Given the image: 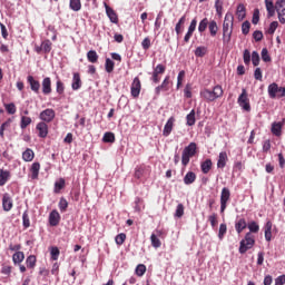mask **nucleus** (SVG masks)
<instances>
[{
	"label": "nucleus",
	"instance_id": "28",
	"mask_svg": "<svg viewBox=\"0 0 285 285\" xmlns=\"http://www.w3.org/2000/svg\"><path fill=\"white\" fill-rule=\"evenodd\" d=\"M63 188H66V179L59 178V179L55 183L53 193H55L56 195H59V193H61V190H63Z\"/></svg>",
	"mask_w": 285,
	"mask_h": 285
},
{
	"label": "nucleus",
	"instance_id": "25",
	"mask_svg": "<svg viewBox=\"0 0 285 285\" xmlns=\"http://www.w3.org/2000/svg\"><path fill=\"white\" fill-rule=\"evenodd\" d=\"M236 16L238 21H244V19H246V7L243 3L237 6Z\"/></svg>",
	"mask_w": 285,
	"mask_h": 285
},
{
	"label": "nucleus",
	"instance_id": "60",
	"mask_svg": "<svg viewBox=\"0 0 285 285\" xmlns=\"http://www.w3.org/2000/svg\"><path fill=\"white\" fill-rule=\"evenodd\" d=\"M242 32H243V35H248V32H250V22L248 20L243 22Z\"/></svg>",
	"mask_w": 285,
	"mask_h": 285
},
{
	"label": "nucleus",
	"instance_id": "33",
	"mask_svg": "<svg viewBox=\"0 0 285 285\" xmlns=\"http://www.w3.org/2000/svg\"><path fill=\"white\" fill-rule=\"evenodd\" d=\"M87 59L89 63H97V61H99V55L97 53L96 50H89L87 52Z\"/></svg>",
	"mask_w": 285,
	"mask_h": 285
},
{
	"label": "nucleus",
	"instance_id": "54",
	"mask_svg": "<svg viewBox=\"0 0 285 285\" xmlns=\"http://www.w3.org/2000/svg\"><path fill=\"white\" fill-rule=\"evenodd\" d=\"M42 50L43 52H46V55H48V52H50V50H52V42L50 40H45L42 43Z\"/></svg>",
	"mask_w": 285,
	"mask_h": 285
},
{
	"label": "nucleus",
	"instance_id": "2",
	"mask_svg": "<svg viewBox=\"0 0 285 285\" xmlns=\"http://www.w3.org/2000/svg\"><path fill=\"white\" fill-rule=\"evenodd\" d=\"M235 26V16L232 12H227L223 22V43L228 46L230 39H233V28Z\"/></svg>",
	"mask_w": 285,
	"mask_h": 285
},
{
	"label": "nucleus",
	"instance_id": "51",
	"mask_svg": "<svg viewBox=\"0 0 285 285\" xmlns=\"http://www.w3.org/2000/svg\"><path fill=\"white\" fill-rule=\"evenodd\" d=\"M22 226L24 228H30V215H28V210L22 214Z\"/></svg>",
	"mask_w": 285,
	"mask_h": 285
},
{
	"label": "nucleus",
	"instance_id": "7",
	"mask_svg": "<svg viewBox=\"0 0 285 285\" xmlns=\"http://www.w3.org/2000/svg\"><path fill=\"white\" fill-rule=\"evenodd\" d=\"M228 202H230V189L224 187L220 193V213H225L228 208Z\"/></svg>",
	"mask_w": 285,
	"mask_h": 285
},
{
	"label": "nucleus",
	"instance_id": "4",
	"mask_svg": "<svg viewBox=\"0 0 285 285\" xmlns=\"http://www.w3.org/2000/svg\"><path fill=\"white\" fill-rule=\"evenodd\" d=\"M197 155V142H190L187 147L184 148L181 154V164L187 166L190 164V158Z\"/></svg>",
	"mask_w": 285,
	"mask_h": 285
},
{
	"label": "nucleus",
	"instance_id": "58",
	"mask_svg": "<svg viewBox=\"0 0 285 285\" xmlns=\"http://www.w3.org/2000/svg\"><path fill=\"white\" fill-rule=\"evenodd\" d=\"M243 60L245 66H250V51L248 49L244 50Z\"/></svg>",
	"mask_w": 285,
	"mask_h": 285
},
{
	"label": "nucleus",
	"instance_id": "36",
	"mask_svg": "<svg viewBox=\"0 0 285 285\" xmlns=\"http://www.w3.org/2000/svg\"><path fill=\"white\" fill-rule=\"evenodd\" d=\"M24 259H26V254H23V252H16L12 255L13 264H21V262H23Z\"/></svg>",
	"mask_w": 285,
	"mask_h": 285
},
{
	"label": "nucleus",
	"instance_id": "12",
	"mask_svg": "<svg viewBox=\"0 0 285 285\" xmlns=\"http://www.w3.org/2000/svg\"><path fill=\"white\" fill-rule=\"evenodd\" d=\"M14 203L12 202V197L10 194L6 193L2 196V208L4 213H10V209L13 208Z\"/></svg>",
	"mask_w": 285,
	"mask_h": 285
},
{
	"label": "nucleus",
	"instance_id": "43",
	"mask_svg": "<svg viewBox=\"0 0 285 285\" xmlns=\"http://www.w3.org/2000/svg\"><path fill=\"white\" fill-rule=\"evenodd\" d=\"M187 126H195L197 119L195 118V109H193L187 116H186Z\"/></svg>",
	"mask_w": 285,
	"mask_h": 285
},
{
	"label": "nucleus",
	"instance_id": "20",
	"mask_svg": "<svg viewBox=\"0 0 285 285\" xmlns=\"http://www.w3.org/2000/svg\"><path fill=\"white\" fill-rule=\"evenodd\" d=\"M246 228H248V223H246V218H239L238 220H236L235 230L238 235H242V233H244Z\"/></svg>",
	"mask_w": 285,
	"mask_h": 285
},
{
	"label": "nucleus",
	"instance_id": "57",
	"mask_svg": "<svg viewBox=\"0 0 285 285\" xmlns=\"http://www.w3.org/2000/svg\"><path fill=\"white\" fill-rule=\"evenodd\" d=\"M208 52L206 47H197L195 50V57H204Z\"/></svg>",
	"mask_w": 285,
	"mask_h": 285
},
{
	"label": "nucleus",
	"instance_id": "49",
	"mask_svg": "<svg viewBox=\"0 0 285 285\" xmlns=\"http://www.w3.org/2000/svg\"><path fill=\"white\" fill-rule=\"evenodd\" d=\"M164 92H168L170 90V76H167L160 85Z\"/></svg>",
	"mask_w": 285,
	"mask_h": 285
},
{
	"label": "nucleus",
	"instance_id": "13",
	"mask_svg": "<svg viewBox=\"0 0 285 285\" xmlns=\"http://www.w3.org/2000/svg\"><path fill=\"white\" fill-rule=\"evenodd\" d=\"M104 6H105L106 14L111 21V23H119V17L117 16V12L114 11V9L110 8V6H108V3L106 2L104 3Z\"/></svg>",
	"mask_w": 285,
	"mask_h": 285
},
{
	"label": "nucleus",
	"instance_id": "59",
	"mask_svg": "<svg viewBox=\"0 0 285 285\" xmlns=\"http://www.w3.org/2000/svg\"><path fill=\"white\" fill-rule=\"evenodd\" d=\"M115 242H116L117 246H121L124 244V242H126V234H124V233L118 234L115 238Z\"/></svg>",
	"mask_w": 285,
	"mask_h": 285
},
{
	"label": "nucleus",
	"instance_id": "22",
	"mask_svg": "<svg viewBox=\"0 0 285 285\" xmlns=\"http://www.w3.org/2000/svg\"><path fill=\"white\" fill-rule=\"evenodd\" d=\"M265 239L271 242L273 239V222L267 220L264 226Z\"/></svg>",
	"mask_w": 285,
	"mask_h": 285
},
{
	"label": "nucleus",
	"instance_id": "31",
	"mask_svg": "<svg viewBox=\"0 0 285 285\" xmlns=\"http://www.w3.org/2000/svg\"><path fill=\"white\" fill-rule=\"evenodd\" d=\"M22 159L23 161H32L35 159V150H32L31 148H27L22 153Z\"/></svg>",
	"mask_w": 285,
	"mask_h": 285
},
{
	"label": "nucleus",
	"instance_id": "32",
	"mask_svg": "<svg viewBox=\"0 0 285 285\" xmlns=\"http://www.w3.org/2000/svg\"><path fill=\"white\" fill-rule=\"evenodd\" d=\"M10 179V171L0 169V186H6Z\"/></svg>",
	"mask_w": 285,
	"mask_h": 285
},
{
	"label": "nucleus",
	"instance_id": "16",
	"mask_svg": "<svg viewBox=\"0 0 285 285\" xmlns=\"http://www.w3.org/2000/svg\"><path fill=\"white\" fill-rule=\"evenodd\" d=\"M173 128H175V117L171 116L167 120V122H166V125H165V127L163 129V136L164 137H169L170 132H173Z\"/></svg>",
	"mask_w": 285,
	"mask_h": 285
},
{
	"label": "nucleus",
	"instance_id": "6",
	"mask_svg": "<svg viewBox=\"0 0 285 285\" xmlns=\"http://www.w3.org/2000/svg\"><path fill=\"white\" fill-rule=\"evenodd\" d=\"M238 106L245 112H250V99L248 98V91L245 88L242 89V94L238 96L237 99Z\"/></svg>",
	"mask_w": 285,
	"mask_h": 285
},
{
	"label": "nucleus",
	"instance_id": "46",
	"mask_svg": "<svg viewBox=\"0 0 285 285\" xmlns=\"http://www.w3.org/2000/svg\"><path fill=\"white\" fill-rule=\"evenodd\" d=\"M209 23L208 18H204L198 24V32H206V28H208Z\"/></svg>",
	"mask_w": 285,
	"mask_h": 285
},
{
	"label": "nucleus",
	"instance_id": "3",
	"mask_svg": "<svg viewBox=\"0 0 285 285\" xmlns=\"http://www.w3.org/2000/svg\"><path fill=\"white\" fill-rule=\"evenodd\" d=\"M200 97L208 104L213 101H217V99H222L224 97V88L220 85H216L213 90L203 89L200 90Z\"/></svg>",
	"mask_w": 285,
	"mask_h": 285
},
{
	"label": "nucleus",
	"instance_id": "62",
	"mask_svg": "<svg viewBox=\"0 0 285 285\" xmlns=\"http://www.w3.org/2000/svg\"><path fill=\"white\" fill-rule=\"evenodd\" d=\"M253 66H259V53L257 51L252 52Z\"/></svg>",
	"mask_w": 285,
	"mask_h": 285
},
{
	"label": "nucleus",
	"instance_id": "61",
	"mask_svg": "<svg viewBox=\"0 0 285 285\" xmlns=\"http://www.w3.org/2000/svg\"><path fill=\"white\" fill-rule=\"evenodd\" d=\"M252 23L257 26L259 23V9H255L253 12Z\"/></svg>",
	"mask_w": 285,
	"mask_h": 285
},
{
	"label": "nucleus",
	"instance_id": "30",
	"mask_svg": "<svg viewBox=\"0 0 285 285\" xmlns=\"http://www.w3.org/2000/svg\"><path fill=\"white\" fill-rule=\"evenodd\" d=\"M208 30H209L210 37H217V32H219V27L217 26V21L215 20L209 21Z\"/></svg>",
	"mask_w": 285,
	"mask_h": 285
},
{
	"label": "nucleus",
	"instance_id": "47",
	"mask_svg": "<svg viewBox=\"0 0 285 285\" xmlns=\"http://www.w3.org/2000/svg\"><path fill=\"white\" fill-rule=\"evenodd\" d=\"M215 8L218 17H222L224 14V1L215 0Z\"/></svg>",
	"mask_w": 285,
	"mask_h": 285
},
{
	"label": "nucleus",
	"instance_id": "5",
	"mask_svg": "<svg viewBox=\"0 0 285 285\" xmlns=\"http://www.w3.org/2000/svg\"><path fill=\"white\" fill-rule=\"evenodd\" d=\"M269 99H282L285 97V87H279L276 82L271 83L267 87Z\"/></svg>",
	"mask_w": 285,
	"mask_h": 285
},
{
	"label": "nucleus",
	"instance_id": "11",
	"mask_svg": "<svg viewBox=\"0 0 285 285\" xmlns=\"http://www.w3.org/2000/svg\"><path fill=\"white\" fill-rule=\"evenodd\" d=\"M56 117L55 109H45L40 112V119L45 124H50Z\"/></svg>",
	"mask_w": 285,
	"mask_h": 285
},
{
	"label": "nucleus",
	"instance_id": "29",
	"mask_svg": "<svg viewBox=\"0 0 285 285\" xmlns=\"http://www.w3.org/2000/svg\"><path fill=\"white\" fill-rule=\"evenodd\" d=\"M200 168L204 175H208V173H210V169L213 168V160L206 159L200 164Z\"/></svg>",
	"mask_w": 285,
	"mask_h": 285
},
{
	"label": "nucleus",
	"instance_id": "10",
	"mask_svg": "<svg viewBox=\"0 0 285 285\" xmlns=\"http://www.w3.org/2000/svg\"><path fill=\"white\" fill-rule=\"evenodd\" d=\"M147 175H150V167L146 165H140L136 167L134 177L136 179H141V177H147Z\"/></svg>",
	"mask_w": 285,
	"mask_h": 285
},
{
	"label": "nucleus",
	"instance_id": "35",
	"mask_svg": "<svg viewBox=\"0 0 285 285\" xmlns=\"http://www.w3.org/2000/svg\"><path fill=\"white\" fill-rule=\"evenodd\" d=\"M265 6H266V10L268 12V17H274L275 16V10H277V8L273 3V1L265 0Z\"/></svg>",
	"mask_w": 285,
	"mask_h": 285
},
{
	"label": "nucleus",
	"instance_id": "23",
	"mask_svg": "<svg viewBox=\"0 0 285 285\" xmlns=\"http://www.w3.org/2000/svg\"><path fill=\"white\" fill-rule=\"evenodd\" d=\"M228 161V154L226 151H220L217 160V168H226Z\"/></svg>",
	"mask_w": 285,
	"mask_h": 285
},
{
	"label": "nucleus",
	"instance_id": "26",
	"mask_svg": "<svg viewBox=\"0 0 285 285\" xmlns=\"http://www.w3.org/2000/svg\"><path fill=\"white\" fill-rule=\"evenodd\" d=\"M39 170H41V164L33 163L30 167L31 179H39Z\"/></svg>",
	"mask_w": 285,
	"mask_h": 285
},
{
	"label": "nucleus",
	"instance_id": "8",
	"mask_svg": "<svg viewBox=\"0 0 285 285\" xmlns=\"http://www.w3.org/2000/svg\"><path fill=\"white\" fill-rule=\"evenodd\" d=\"M130 92L134 99H137L141 94V80L139 79V77L134 78L130 87Z\"/></svg>",
	"mask_w": 285,
	"mask_h": 285
},
{
	"label": "nucleus",
	"instance_id": "44",
	"mask_svg": "<svg viewBox=\"0 0 285 285\" xmlns=\"http://www.w3.org/2000/svg\"><path fill=\"white\" fill-rule=\"evenodd\" d=\"M56 92L58 95H63V92H66V85H63V81H61V79H58L56 82Z\"/></svg>",
	"mask_w": 285,
	"mask_h": 285
},
{
	"label": "nucleus",
	"instance_id": "41",
	"mask_svg": "<svg viewBox=\"0 0 285 285\" xmlns=\"http://www.w3.org/2000/svg\"><path fill=\"white\" fill-rule=\"evenodd\" d=\"M105 70L110 75L115 70V61H112L110 58H106L105 61Z\"/></svg>",
	"mask_w": 285,
	"mask_h": 285
},
{
	"label": "nucleus",
	"instance_id": "21",
	"mask_svg": "<svg viewBox=\"0 0 285 285\" xmlns=\"http://www.w3.org/2000/svg\"><path fill=\"white\" fill-rule=\"evenodd\" d=\"M52 92V80L46 77L42 80V95H50Z\"/></svg>",
	"mask_w": 285,
	"mask_h": 285
},
{
	"label": "nucleus",
	"instance_id": "63",
	"mask_svg": "<svg viewBox=\"0 0 285 285\" xmlns=\"http://www.w3.org/2000/svg\"><path fill=\"white\" fill-rule=\"evenodd\" d=\"M261 55H262V59H263V61H265V63H268V61H271V56L268 55V49L263 48Z\"/></svg>",
	"mask_w": 285,
	"mask_h": 285
},
{
	"label": "nucleus",
	"instance_id": "1",
	"mask_svg": "<svg viewBox=\"0 0 285 285\" xmlns=\"http://www.w3.org/2000/svg\"><path fill=\"white\" fill-rule=\"evenodd\" d=\"M247 228L249 233L245 234V237L240 240V245L238 248L240 255L246 254L247 250H250V248L255 246V236L253 235V233H259V224L253 220L248 223Z\"/></svg>",
	"mask_w": 285,
	"mask_h": 285
},
{
	"label": "nucleus",
	"instance_id": "53",
	"mask_svg": "<svg viewBox=\"0 0 285 285\" xmlns=\"http://www.w3.org/2000/svg\"><path fill=\"white\" fill-rule=\"evenodd\" d=\"M136 275H137L138 277H144V275H146V265L139 264V265L136 267Z\"/></svg>",
	"mask_w": 285,
	"mask_h": 285
},
{
	"label": "nucleus",
	"instance_id": "55",
	"mask_svg": "<svg viewBox=\"0 0 285 285\" xmlns=\"http://www.w3.org/2000/svg\"><path fill=\"white\" fill-rule=\"evenodd\" d=\"M208 222L210 223L212 228H216L217 224H219V222L217 220V214H212L208 216Z\"/></svg>",
	"mask_w": 285,
	"mask_h": 285
},
{
	"label": "nucleus",
	"instance_id": "38",
	"mask_svg": "<svg viewBox=\"0 0 285 285\" xmlns=\"http://www.w3.org/2000/svg\"><path fill=\"white\" fill-rule=\"evenodd\" d=\"M69 8L73 12H79V10H81V0H70Z\"/></svg>",
	"mask_w": 285,
	"mask_h": 285
},
{
	"label": "nucleus",
	"instance_id": "42",
	"mask_svg": "<svg viewBox=\"0 0 285 285\" xmlns=\"http://www.w3.org/2000/svg\"><path fill=\"white\" fill-rule=\"evenodd\" d=\"M30 124H32V118H30L28 116H21L20 128L22 130H26V127L30 126Z\"/></svg>",
	"mask_w": 285,
	"mask_h": 285
},
{
	"label": "nucleus",
	"instance_id": "64",
	"mask_svg": "<svg viewBox=\"0 0 285 285\" xmlns=\"http://www.w3.org/2000/svg\"><path fill=\"white\" fill-rule=\"evenodd\" d=\"M285 284V275H281L275 279V285H284Z\"/></svg>",
	"mask_w": 285,
	"mask_h": 285
},
{
	"label": "nucleus",
	"instance_id": "37",
	"mask_svg": "<svg viewBox=\"0 0 285 285\" xmlns=\"http://www.w3.org/2000/svg\"><path fill=\"white\" fill-rule=\"evenodd\" d=\"M27 268H30L31 271L35 269V266H37V256L30 255L26 259Z\"/></svg>",
	"mask_w": 285,
	"mask_h": 285
},
{
	"label": "nucleus",
	"instance_id": "45",
	"mask_svg": "<svg viewBox=\"0 0 285 285\" xmlns=\"http://www.w3.org/2000/svg\"><path fill=\"white\" fill-rule=\"evenodd\" d=\"M226 233H228V226L226 225V223H223L219 225L218 238L224 239Z\"/></svg>",
	"mask_w": 285,
	"mask_h": 285
},
{
	"label": "nucleus",
	"instance_id": "17",
	"mask_svg": "<svg viewBox=\"0 0 285 285\" xmlns=\"http://www.w3.org/2000/svg\"><path fill=\"white\" fill-rule=\"evenodd\" d=\"M195 30H197V18H194L188 27V31L184 37L185 43H188V41H190V37H193V32H195Z\"/></svg>",
	"mask_w": 285,
	"mask_h": 285
},
{
	"label": "nucleus",
	"instance_id": "19",
	"mask_svg": "<svg viewBox=\"0 0 285 285\" xmlns=\"http://www.w3.org/2000/svg\"><path fill=\"white\" fill-rule=\"evenodd\" d=\"M83 82L81 81V75L79 72H73L71 88L72 90H80Z\"/></svg>",
	"mask_w": 285,
	"mask_h": 285
},
{
	"label": "nucleus",
	"instance_id": "14",
	"mask_svg": "<svg viewBox=\"0 0 285 285\" xmlns=\"http://www.w3.org/2000/svg\"><path fill=\"white\" fill-rule=\"evenodd\" d=\"M27 82L29 83L32 92L39 95V90L41 89V83L39 82V80L35 79L33 76H28Z\"/></svg>",
	"mask_w": 285,
	"mask_h": 285
},
{
	"label": "nucleus",
	"instance_id": "48",
	"mask_svg": "<svg viewBox=\"0 0 285 285\" xmlns=\"http://www.w3.org/2000/svg\"><path fill=\"white\" fill-rule=\"evenodd\" d=\"M58 207L60 213H66V210H68V200L61 197L59 200Z\"/></svg>",
	"mask_w": 285,
	"mask_h": 285
},
{
	"label": "nucleus",
	"instance_id": "34",
	"mask_svg": "<svg viewBox=\"0 0 285 285\" xmlns=\"http://www.w3.org/2000/svg\"><path fill=\"white\" fill-rule=\"evenodd\" d=\"M184 23H186V16H183L179 21L176 23L175 31L176 35H181L184 32Z\"/></svg>",
	"mask_w": 285,
	"mask_h": 285
},
{
	"label": "nucleus",
	"instance_id": "24",
	"mask_svg": "<svg viewBox=\"0 0 285 285\" xmlns=\"http://www.w3.org/2000/svg\"><path fill=\"white\" fill-rule=\"evenodd\" d=\"M161 235V230L157 229L156 234H151L150 236V242H151V246L154 248H160L161 247V240H159L157 237H160Z\"/></svg>",
	"mask_w": 285,
	"mask_h": 285
},
{
	"label": "nucleus",
	"instance_id": "52",
	"mask_svg": "<svg viewBox=\"0 0 285 285\" xmlns=\"http://www.w3.org/2000/svg\"><path fill=\"white\" fill-rule=\"evenodd\" d=\"M4 108L8 112V115H14L17 112V106L14 105V102L4 105Z\"/></svg>",
	"mask_w": 285,
	"mask_h": 285
},
{
	"label": "nucleus",
	"instance_id": "50",
	"mask_svg": "<svg viewBox=\"0 0 285 285\" xmlns=\"http://www.w3.org/2000/svg\"><path fill=\"white\" fill-rule=\"evenodd\" d=\"M184 204H178L176 207V212H175V217H177L178 219H181V217H184Z\"/></svg>",
	"mask_w": 285,
	"mask_h": 285
},
{
	"label": "nucleus",
	"instance_id": "15",
	"mask_svg": "<svg viewBox=\"0 0 285 285\" xmlns=\"http://www.w3.org/2000/svg\"><path fill=\"white\" fill-rule=\"evenodd\" d=\"M59 222H61V215L57 209H52L49 214V225L59 226Z\"/></svg>",
	"mask_w": 285,
	"mask_h": 285
},
{
	"label": "nucleus",
	"instance_id": "18",
	"mask_svg": "<svg viewBox=\"0 0 285 285\" xmlns=\"http://www.w3.org/2000/svg\"><path fill=\"white\" fill-rule=\"evenodd\" d=\"M36 130H38V137H41V139H46V137H48V124L38 122Z\"/></svg>",
	"mask_w": 285,
	"mask_h": 285
},
{
	"label": "nucleus",
	"instance_id": "40",
	"mask_svg": "<svg viewBox=\"0 0 285 285\" xmlns=\"http://www.w3.org/2000/svg\"><path fill=\"white\" fill-rule=\"evenodd\" d=\"M272 132L275 137H282V122H274L272 125Z\"/></svg>",
	"mask_w": 285,
	"mask_h": 285
},
{
	"label": "nucleus",
	"instance_id": "27",
	"mask_svg": "<svg viewBox=\"0 0 285 285\" xmlns=\"http://www.w3.org/2000/svg\"><path fill=\"white\" fill-rule=\"evenodd\" d=\"M197 179V175L194 171H188L184 177V184L186 186H190V184H195Z\"/></svg>",
	"mask_w": 285,
	"mask_h": 285
},
{
	"label": "nucleus",
	"instance_id": "39",
	"mask_svg": "<svg viewBox=\"0 0 285 285\" xmlns=\"http://www.w3.org/2000/svg\"><path fill=\"white\" fill-rule=\"evenodd\" d=\"M102 141L104 144H115V134L112 131L105 132Z\"/></svg>",
	"mask_w": 285,
	"mask_h": 285
},
{
	"label": "nucleus",
	"instance_id": "56",
	"mask_svg": "<svg viewBox=\"0 0 285 285\" xmlns=\"http://www.w3.org/2000/svg\"><path fill=\"white\" fill-rule=\"evenodd\" d=\"M60 250L58 247H51L50 250V255H51V259H53V262H57V259H59V255H60Z\"/></svg>",
	"mask_w": 285,
	"mask_h": 285
},
{
	"label": "nucleus",
	"instance_id": "9",
	"mask_svg": "<svg viewBox=\"0 0 285 285\" xmlns=\"http://www.w3.org/2000/svg\"><path fill=\"white\" fill-rule=\"evenodd\" d=\"M166 72V66L164 65H157L154 68L153 75H151V81L154 83H159L161 81V77L159 75H164Z\"/></svg>",
	"mask_w": 285,
	"mask_h": 285
}]
</instances>
